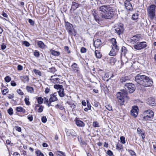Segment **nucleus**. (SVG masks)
Here are the masks:
<instances>
[{"mask_svg":"<svg viewBox=\"0 0 156 156\" xmlns=\"http://www.w3.org/2000/svg\"><path fill=\"white\" fill-rule=\"evenodd\" d=\"M125 89L129 90L130 93H133L135 90V86L131 83H126L125 85Z\"/></svg>","mask_w":156,"mask_h":156,"instance_id":"8","label":"nucleus"},{"mask_svg":"<svg viewBox=\"0 0 156 156\" xmlns=\"http://www.w3.org/2000/svg\"><path fill=\"white\" fill-rule=\"evenodd\" d=\"M58 154L60 156H65V153L61 151H58Z\"/></svg>","mask_w":156,"mask_h":156,"instance_id":"43","label":"nucleus"},{"mask_svg":"<svg viewBox=\"0 0 156 156\" xmlns=\"http://www.w3.org/2000/svg\"><path fill=\"white\" fill-rule=\"evenodd\" d=\"M34 55L36 57H38L40 55L39 52L37 51H35L34 52Z\"/></svg>","mask_w":156,"mask_h":156,"instance_id":"50","label":"nucleus"},{"mask_svg":"<svg viewBox=\"0 0 156 156\" xmlns=\"http://www.w3.org/2000/svg\"><path fill=\"white\" fill-rule=\"evenodd\" d=\"M156 7L154 5H151L149 6L147 9L148 15L151 20L153 19L155 16Z\"/></svg>","mask_w":156,"mask_h":156,"instance_id":"4","label":"nucleus"},{"mask_svg":"<svg viewBox=\"0 0 156 156\" xmlns=\"http://www.w3.org/2000/svg\"><path fill=\"white\" fill-rule=\"evenodd\" d=\"M57 96L58 93L56 92L51 94L50 95V98L49 99L50 102H54L57 101Z\"/></svg>","mask_w":156,"mask_h":156,"instance_id":"15","label":"nucleus"},{"mask_svg":"<svg viewBox=\"0 0 156 156\" xmlns=\"http://www.w3.org/2000/svg\"><path fill=\"white\" fill-rule=\"evenodd\" d=\"M125 6L127 10H131L133 9V7L130 1H126L125 2Z\"/></svg>","mask_w":156,"mask_h":156,"instance_id":"17","label":"nucleus"},{"mask_svg":"<svg viewBox=\"0 0 156 156\" xmlns=\"http://www.w3.org/2000/svg\"><path fill=\"white\" fill-rule=\"evenodd\" d=\"M80 51L82 53H85L86 51V49L85 48L82 47Z\"/></svg>","mask_w":156,"mask_h":156,"instance_id":"55","label":"nucleus"},{"mask_svg":"<svg viewBox=\"0 0 156 156\" xmlns=\"http://www.w3.org/2000/svg\"><path fill=\"white\" fill-rule=\"evenodd\" d=\"M43 107L42 106H40L38 109V112H41L43 111Z\"/></svg>","mask_w":156,"mask_h":156,"instance_id":"49","label":"nucleus"},{"mask_svg":"<svg viewBox=\"0 0 156 156\" xmlns=\"http://www.w3.org/2000/svg\"><path fill=\"white\" fill-rule=\"evenodd\" d=\"M21 79L24 83L28 82L29 80V78L27 76H21Z\"/></svg>","mask_w":156,"mask_h":156,"instance_id":"21","label":"nucleus"},{"mask_svg":"<svg viewBox=\"0 0 156 156\" xmlns=\"http://www.w3.org/2000/svg\"><path fill=\"white\" fill-rule=\"evenodd\" d=\"M143 118L145 120H148L152 118L154 115L153 112L151 110H148L144 111L143 113Z\"/></svg>","mask_w":156,"mask_h":156,"instance_id":"5","label":"nucleus"},{"mask_svg":"<svg viewBox=\"0 0 156 156\" xmlns=\"http://www.w3.org/2000/svg\"><path fill=\"white\" fill-rule=\"evenodd\" d=\"M11 84L12 86H15L16 85V83L14 81H11Z\"/></svg>","mask_w":156,"mask_h":156,"instance_id":"63","label":"nucleus"},{"mask_svg":"<svg viewBox=\"0 0 156 156\" xmlns=\"http://www.w3.org/2000/svg\"><path fill=\"white\" fill-rule=\"evenodd\" d=\"M14 95L13 94H9L8 95V97L9 99H12L14 97Z\"/></svg>","mask_w":156,"mask_h":156,"instance_id":"61","label":"nucleus"},{"mask_svg":"<svg viewBox=\"0 0 156 156\" xmlns=\"http://www.w3.org/2000/svg\"><path fill=\"white\" fill-rule=\"evenodd\" d=\"M101 44V41L100 40L97 39L94 41V45L96 48H98Z\"/></svg>","mask_w":156,"mask_h":156,"instance_id":"20","label":"nucleus"},{"mask_svg":"<svg viewBox=\"0 0 156 156\" xmlns=\"http://www.w3.org/2000/svg\"><path fill=\"white\" fill-rule=\"evenodd\" d=\"M26 88L27 92L29 93H33L34 92V90L33 87L29 86H27Z\"/></svg>","mask_w":156,"mask_h":156,"instance_id":"23","label":"nucleus"},{"mask_svg":"<svg viewBox=\"0 0 156 156\" xmlns=\"http://www.w3.org/2000/svg\"><path fill=\"white\" fill-rule=\"evenodd\" d=\"M55 107L56 108H59L61 110H62L64 109V107H63L62 105H56L55 106Z\"/></svg>","mask_w":156,"mask_h":156,"instance_id":"37","label":"nucleus"},{"mask_svg":"<svg viewBox=\"0 0 156 156\" xmlns=\"http://www.w3.org/2000/svg\"><path fill=\"white\" fill-rule=\"evenodd\" d=\"M106 109L109 111H111L112 109V107L111 106L107 105L105 106Z\"/></svg>","mask_w":156,"mask_h":156,"instance_id":"52","label":"nucleus"},{"mask_svg":"<svg viewBox=\"0 0 156 156\" xmlns=\"http://www.w3.org/2000/svg\"><path fill=\"white\" fill-rule=\"evenodd\" d=\"M71 67L72 71L73 72L75 73H80V68L77 64L74 63L72 65Z\"/></svg>","mask_w":156,"mask_h":156,"instance_id":"12","label":"nucleus"},{"mask_svg":"<svg viewBox=\"0 0 156 156\" xmlns=\"http://www.w3.org/2000/svg\"><path fill=\"white\" fill-rule=\"evenodd\" d=\"M95 55L96 57L98 58H100L102 56L101 54L98 50H96L95 51Z\"/></svg>","mask_w":156,"mask_h":156,"instance_id":"28","label":"nucleus"},{"mask_svg":"<svg viewBox=\"0 0 156 156\" xmlns=\"http://www.w3.org/2000/svg\"><path fill=\"white\" fill-rule=\"evenodd\" d=\"M91 14L93 16L95 20L98 23L102 21L104 19H105V18H103L102 17L101 14H100L101 16L100 17L98 13L94 9L91 10Z\"/></svg>","mask_w":156,"mask_h":156,"instance_id":"6","label":"nucleus"},{"mask_svg":"<svg viewBox=\"0 0 156 156\" xmlns=\"http://www.w3.org/2000/svg\"><path fill=\"white\" fill-rule=\"evenodd\" d=\"M93 126L94 127H98V123L97 122H93Z\"/></svg>","mask_w":156,"mask_h":156,"instance_id":"54","label":"nucleus"},{"mask_svg":"<svg viewBox=\"0 0 156 156\" xmlns=\"http://www.w3.org/2000/svg\"><path fill=\"white\" fill-rule=\"evenodd\" d=\"M43 99L41 97H39L37 98V102L39 104H41L43 103Z\"/></svg>","mask_w":156,"mask_h":156,"instance_id":"35","label":"nucleus"},{"mask_svg":"<svg viewBox=\"0 0 156 156\" xmlns=\"http://www.w3.org/2000/svg\"><path fill=\"white\" fill-rule=\"evenodd\" d=\"M24 45L27 47H28L30 46V43L27 41H25L24 42Z\"/></svg>","mask_w":156,"mask_h":156,"instance_id":"59","label":"nucleus"},{"mask_svg":"<svg viewBox=\"0 0 156 156\" xmlns=\"http://www.w3.org/2000/svg\"><path fill=\"white\" fill-rule=\"evenodd\" d=\"M87 108H88L89 109H90L91 108V106L90 103H89L88 100H87Z\"/></svg>","mask_w":156,"mask_h":156,"instance_id":"58","label":"nucleus"},{"mask_svg":"<svg viewBox=\"0 0 156 156\" xmlns=\"http://www.w3.org/2000/svg\"><path fill=\"white\" fill-rule=\"evenodd\" d=\"M2 14L5 17L7 18L8 17V15L4 12H3Z\"/></svg>","mask_w":156,"mask_h":156,"instance_id":"64","label":"nucleus"},{"mask_svg":"<svg viewBox=\"0 0 156 156\" xmlns=\"http://www.w3.org/2000/svg\"><path fill=\"white\" fill-rule=\"evenodd\" d=\"M6 143L7 144L10 145H12V143H11V141L9 140H6Z\"/></svg>","mask_w":156,"mask_h":156,"instance_id":"60","label":"nucleus"},{"mask_svg":"<svg viewBox=\"0 0 156 156\" xmlns=\"http://www.w3.org/2000/svg\"><path fill=\"white\" fill-rule=\"evenodd\" d=\"M8 112L10 115H12L13 114V110L12 109L10 108L8 110Z\"/></svg>","mask_w":156,"mask_h":156,"instance_id":"42","label":"nucleus"},{"mask_svg":"<svg viewBox=\"0 0 156 156\" xmlns=\"http://www.w3.org/2000/svg\"><path fill=\"white\" fill-rule=\"evenodd\" d=\"M107 154L110 156H112L113 155V152L111 150H109L107 152Z\"/></svg>","mask_w":156,"mask_h":156,"instance_id":"53","label":"nucleus"},{"mask_svg":"<svg viewBox=\"0 0 156 156\" xmlns=\"http://www.w3.org/2000/svg\"><path fill=\"white\" fill-rule=\"evenodd\" d=\"M8 89H5L2 91V93L5 95L6 94V93H8Z\"/></svg>","mask_w":156,"mask_h":156,"instance_id":"48","label":"nucleus"},{"mask_svg":"<svg viewBox=\"0 0 156 156\" xmlns=\"http://www.w3.org/2000/svg\"><path fill=\"white\" fill-rule=\"evenodd\" d=\"M134 78L135 80L137 83L144 87H151L153 84L152 79L145 75L139 74Z\"/></svg>","mask_w":156,"mask_h":156,"instance_id":"2","label":"nucleus"},{"mask_svg":"<svg viewBox=\"0 0 156 156\" xmlns=\"http://www.w3.org/2000/svg\"><path fill=\"white\" fill-rule=\"evenodd\" d=\"M57 76H52L51 77L50 80L53 83H59L60 79L58 78L57 77Z\"/></svg>","mask_w":156,"mask_h":156,"instance_id":"19","label":"nucleus"},{"mask_svg":"<svg viewBox=\"0 0 156 156\" xmlns=\"http://www.w3.org/2000/svg\"><path fill=\"white\" fill-rule=\"evenodd\" d=\"M29 98L28 96H26L25 98L24 101L25 104L27 105H30V102L29 101Z\"/></svg>","mask_w":156,"mask_h":156,"instance_id":"31","label":"nucleus"},{"mask_svg":"<svg viewBox=\"0 0 156 156\" xmlns=\"http://www.w3.org/2000/svg\"><path fill=\"white\" fill-rule=\"evenodd\" d=\"M99 11L101 16L105 19L111 18L113 16L115 13L114 8L109 5H103L99 7Z\"/></svg>","mask_w":156,"mask_h":156,"instance_id":"1","label":"nucleus"},{"mask_svg":"<svg viewBox=\"0 0 156 156\" xmlns=\"http://www.w3.org/2000/svg\"><path fill=\"white\" fill-rule=\"evenodd\" d=\"M6 48V46L4 44H2L1 45V49L2 50H4Z\"/></svg>","mask_w":156,"mask_h":156,"instance_id":"62","label":"nucleus"},{"mask_svg":"<svg viewBox=\"0 0 156 156\" xmlns=\"http://www.w3.org/2000/svg\"><path fill=\"white\" fill-rule=\"evenodd\" d=\"M143 132L142 130L140 129L139 128H138L137 129V133L139 134H141Z\"/></svg>","mask_w":156,"mask_h":156,"instance_id":"56","label":"nucleus"},{"mask_svg":"<svg viewBox=\"0 0 156 156\" xmlns=\"http://www.w3.org/2000/svg\"><path fill=\"white\" fill-rule=\"evenodd\" d=\"M23 67L20 65H18L17 66V69L19 70H21L23 69Z\"/></svg>","mask_w":156,"mask_h":156,"instance_id":"57","label":"nucleus"},{"mask_svg":"<svg viewBox=\"0 0 156 156\" xmlns=\"http://www.w3.org/2000/svg\"><path fill=\"white\" fill-rule=\"evenodd\" d=\"M16 110L17 112H24L25 111V109L21 107H17Z\"/></svg>","mask_w":156,"mask_h":156,"instance_id":"30","label":"nucleus"},{"mask_svg":"<svg viewBox=\"0 0 156 156\" xmlns=\"http://www.w3.org/2000/svg\"><path fill=\"white\" fill-rule=\"evenodd\" d=\"M35 153L37 156H44L43 154L40 150L36 151Z\"/></svg>","mask_w":156,"mask_h":156,"instance_id":"34","label":"nucleus"},{"mask_svg":"<svg viewBox=\"0 0 156 156\" xmlns=\"http://www.w3.org/2000/svg\"><path fill=\"white\" fill-rule=\"evenodd\" d=\"M5 80L6 82L8 83L11 80V78L9 76H7L5 77Z\"/></svg>","mask_w":156,"mask_h":156,"instance_id":"38","label":"nucleus"},{"mask_svg":"<svg viewBox=\"0 0 156 156\" xmlns=\"http://www.w3.org/2000/svg\"><path fill=\"white\" fill-rule=\"evenodd\" d=\"M118 50L112 48V49L111 50L109 54L111 56L115 55L116 54V52Z\"/></svg>","mask_w":156,"mask_h":156,"instance_id":"27","label":"nucleus"},{"mask_svg":"<svg viewBox=\"0 0 156 156\" xmlns=\"http://www.w3.org/2000/svg\"><path fill=\"white\" fill-rule=\"evenodd\" d=\"M120 139L121 142L122 144H125L126 143L125 138L124 136H121L120 137Z\"/></svg>","mask_w":156,"mask_h":156,"instance_id":"36","label":"nucleus"},{"mask_svg":"<svg viewBox=\"0 0 156 156\" xmlns=\"http://www.w3.org/2000/svg\"><path fill=\"white\" fill-rule=\"evenodd\" d=\"M28 22L31 26H34V22L32 19H28Z\"/></svg>","mask_w":156,"mask_h":156,"instance_id":"45","label":"nucleus"},{"mask_svg":"<svg viewBox=\"0 0 156 156\" xmlns=\"http://www.w3.org/2000/svg\"><path fill=\"white\" fill-rule=\"evenodd\" d=\"M37 45L39 48L42 49L44 48L45 47V45L44 43L41 41H40L38 42Z\"/></svg>","mask_w":156,"mask_h":156,"instance_id":"26","label":"nucleus"},{"mask_svg":"<svg viewBox=\"0 0 156 156\" xmlns=\"http://www.w3.org/2000/svg\"><path fill=\"white\" fill-rule=\"evenodd\" d=\"M42 122L43 123H45L47 121V119L46 117L43 116L41 118Z\"/></svg>","mask_w":156,"mask_h":156,"instance_id":"46","label":"nucleus"},{"mask_svg":"<svg viewBox=\"0 0 156 156\" xmlns=\"http://www.w3.org/2000/svg\"><path fill=\"white\" fill-rule=\"evenodd\" d=\"M16 130L19 132H20L21 131V128L20 127L18 126H16L15 127Z\"/></svg>","mask_w":156,"mask_h":156,"instance_id":"47","label":"nucleus"},{"mask_svg":"<svg viewBox=\"0 0 156 156\" xmlns=\"http://www.w3.org/2000/svg\"><path fill=\"white\" fill-rule=\"evenodd\" d=\"M54 87L57 89L58 93L59 96L61 97H63L64 96L65 94L64 91V89L63 88V86L61 85H54Z\"/></svg>","mask_w":156,"mask_h":156,"instance_id":"7","label":"nucleus"},{"mask_svg":"<svg viewBox=\"0 0 156 156\" xmlns=\"http://www.w3.org/2000/svg\"><path fill=\"white\" fill-rule=\"evenodd\" d=\"M151 99L152 101L151 102L150 101L149 102V104L151 105H154V104H155V101H154V99L153 98H151Z\"/></svg>","mask_w":156,"mask_h":156,"instance_id":"41","label":"nucleus"},{"mask_svg":"<svg viewBox=\"0 0 156 156\" xmlns=\"http://www.w3.org/2000/svg\"><path fill=\"white\" fill-rule=\"evenodd\" d=\"M111 42L112 44V48L118 50L119 49V48L116 44L117 42L116 40L114 38L112 39L111 40Z\"/></svg>","mask_w":156,"mask_h":156,"instance_id":"16","label":"nucleus"},{"mask_svg":"<svg viewBox=\"0 0 156 156\" xmlns=\"http://www.w3.org/2000/svg\"><path fill=\"white\" fill-rule=\"evenodd\" d=\"M142 39L141 36L140 35L137 34L133 36L131 39V41L135 43H138V41H140Z\"/></svg>","mask_w":156,"mask_h":156,"instance_id":"14","label":"nucleus"},{"mask_svg":"<svg viewBox=\"0 0 156 156\" xmlns=\"http://www.w3.org/2000/svg\"><path fill=\"white\" fill-rule=\"evenodd\" d=\"M28 119L30 121H32L33 120V116L32 115H29L27 116Z\"/></svg>","mask_w":156,"mask_h":156,"instance_id":"44","label":"nucleus"},{"mask_svg":"<svg viewBox=\"0 0 156 156\" xmlns=\"http://www.w3.org/2000/svg\"><path fill=\"white\" fill-rule=\"evenodd\" d=\"M147 46L146 42H141L138 44L134 45V48L135 49L139 50L145 48Z\"/></svg>","mask_w":156,"mask_h":156,"instance_id":"9","label":"nucleus"},{"mask_svg":"<svg viewBox=\"0 0 156 156\" xmlns=\"http://www.w3.org/2000/svg\"><path fill=\"white\" fill-rule=\"evenodd\" d=\"M50 51L52 55L55 56H58L60 54L59 51H55L54 50H51Z\"/></svg>","mask_w":156,"mask_h":156,"instance_id":"25","label":"nucleus"},{"mask_svg":"<svg viewBox=\"0 0 156 156\" xmlns=\"http://www.w3.org/2000/svg\"><path fill=\"white\" fill-rule=\"evenodd\" d=\"M65 26L66 30L69 33H71L73 30V25L68 22H66L65 23Z\"/></svg>","mask_w":156,"mask_h":156,"instance_id":"13","label":"nucleus"},{"mask_svg":"<svg viewBox=\"0 0 156 156\" xmlns=\"http://www.w3.org/2000/svg\"><path fill=\"white\" fill-rule=\"evenodd\" d=\"M79 5V4H78V3L73 2L72 3L71 8L74 10L78 7Z\"/></svg>","mask_w":156,"mask_h":156,"instance_id":"24","label":"nucleus"},{"mask_svg":"<svg viewBox=\"0 0 156 156\" xmlns=\"http://www.w3.org/2000/svg\"><path fill=\"white\" fill-rule=\"evenodd\" d=\"M76 124L79 127H83L85 126L84 123L81 120L76 118L75 120Z\"/></svg>","mask_w":156,"mask_h":156,"instance_id":"18","label":"nucleus"},{"mask_svg":"<svg viewBox=\"0 0 156 156\" xmlns=\"http://www.w3.org/2000/svg\"><path fill=\"white\" fill-rule=\"evenodd\" d=\"M127 95L126 91L124 90H122L121 92L117 93V98L120 105H124V98L125 97H127Z\"/></svg>","mask_w":156,"mask_h":156,"instance_id":"3","label":"nucleus"},{"mask_svg":"<svg viewBox=\"0 0 156 156\" xmlns=\"http://www.w3.org/2000/svg\"><path fill=\"white\" fill-rule=\"evenodd\" d=\"M138 108L137 106H134L132 108L130 111L131 115L134 117L136 118L138 115Z\"/></svg>","mask_w":156,"mask_h":156,"instance_id":"11","label":"nucleus"},{"mask_svg":"<svg viewBox=\"0 0 156 156\" xmlns=\"http://www.w3.org/2000/svg\"><path fill=\"white\" fill-rule=\"evenodd\" d=\"M128 151L132 156H136L135 153L133 150H128Z\"/></svg>","mask_w":156,"mask_h":156,"instance_id":"39","label":"nucleus"},{"mask_svg":"<svg viewBox=\"0 0 156 156\" xmlns=\"http://www.w3.org/2000/svg\"><path fill=\"white\" fill-rule=\"evenodd\" d=\"M117 149L120 150L122 148V146L120 144H117L116 146Z\"/></svg>","mask_w":156,"mask_h":156,"instance_id":"40","label":"nucleus"},{"mask_svg":"<svg viewBox=\"0 0 156 156\" xmlns=\"http://www.w3.org/2000/svg\"><path fill=\"white\" fill-rule=\"evenodd\" d=\"M128 78L126 77H122L120 80V81L122 83L125 82L127 80Z\"/></svg>","mask_w":156,"mask_h":156,"instance_id":"33","label":"nucleus"},{"mask_svg":"<svg viewBox=\"0 0 156 156\" xmlns=\"http://www.w3.org/2000/svg\"><path fill=\"white\" fill-rule=\"evenodd\" d=\"M121 55L125 56L127 52V50L125 47H122L121 49Z\"/></svg>","mask_w":156,"mask_h":156,"instance_id":"22","label":"nucleus"},{"mask_svg":"<svg viewBox=\"0 0 156 156\" xmlns=\"http://www.w3.org/2000/svg\"><path fill=\"white\" fill-rule=\"evenodd\" d=\"M17 93L21 95H23V93L22 91V90L20 89H18L17 90Z\"/></svg>","mask_w":156,"mask_h":156,"instance_id":"51","label":"nucleus"},{"mask_svg":"<svg viewBox=\"0 0 156 156\" xmlns=\"http://www.w3.org/2000/svg\"><path fill=\"white\" fill-rule=\"evenodd\" d=\"M138 18V14L137 13H135L133 14L132 19L133 20H136Z\"/></svg>","mask_w":156,"mask_h":156,"instance_id":"29","label":"nucleus"},{"mask_svg":"<svg viewBox=\"0 0 156 156\" xmlns=\"http://www.w3.org/2000/svg\"><path fill=\"white\" fill-rule=\"evenodd\" d=\"M115 32L119 35H120L121 34H122L124 30L122 24H120L117 26H115Z\"/></svg>","mask_w":156,"mask_h":156,"instance_id":"10","label":"nucleus"},{"mask_svg":"<svg viewBox=\"0 0 156 156\" xmlns=\"http://www.w3.org/2000/svg\"><path fill=\"white\" fill-rule=\"evenodd\" d=\"M33 71H34V72L37 75H39V76H41V75H42L41 73L39 70H38L35 69L33 70Z\"/></svg>","mask_w":156,"mask_h":156,"instance_id":"32","label":"nucleus"}]
</instances>
